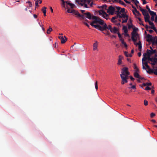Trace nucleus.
<instances>
[{"instance_id":"obj_28","label":"nucleus","mask_w":157,"mask_h":157,"mask_svg":"<svg viewBox=\"0 0 157 157\" xmlns=\"http://www.w3.org/2000/svg\"><path fill=\"white\" fill-rule=\"evenodd\" d=\"M124 54L127 57H131L132 56V54H128V52L126 51L124 52Z\"/></svg>"},{"instance_id":"obj_14","label":"nucleus","mask_w":157,"mask_h":157,"mask_svg":"<svg viewBox=\"0 0 157 157\" xmlns=\"http://www.w3.org/2000/svg\"><path fill=\"white\" fill-rule=\"evenodd\" d=\"M110 32L113 33H117L118 32V30L116 27H114L110 30Z\"/></svg>"},{"instance_id":"obj_17","label":"nucleus","mask_w":157,"mask_h":157,"mask_svg":"<svg viewBox=\"0 0 157 157\" xmlns=\"http://www.w3.org/2000/svg\"><path fill=\"white\" fill-rule=\"evenodd\" d=\"M70 1H67L65 2V3L68 5H69L71 8H73L75 6V5L72 3H70Z\"/></svg>"},{"instance_id":"obj_48","label":"nucleus","mask_w":157,"mask_h":157,"mask_svg":"<svg viewBox=\"0 0 157 157\" xmlns=\"http://www.w3.org/2000/svg\"><path fill=\"white\" fill-rule=\"evenodd\" d=\"M128 88L129 89L132 88V89H136V86L135 85H133L132 86L129 87Z\"/></svg>"},{"instance_id":"obj_24","label":"nucleus","mask_w":157,"mask_h":157,"mask_svg":"<svg viewBox=\"0 0 157 157\" xmlns=\"http://www.w3.org/2000/svg\"><path fill=\"white\" fill-rule=\"evenodd\" d=\"M134 76L136 78H141V76L138 73H137V72H134Z\"/></svg>"},{"instance_id":"obj_64","label":"nucleus","mask_w":157,"mask_h":157,"mask_svg":"<svg viewBox=\"0 0 157 157\" xmlns=\"http://www.w3.org/2000/svg\"><path fill=\"white\" fill-rule=\"evenodd\" d=\"M133 27V25H128V28L129 29H131V28H132Z\"/></svg>"},{"instance_id":"obj_52","label":"nucleus","mask_w":157,"mask_h":157,"mask_svg":"<svg viewBox=\"0 0 157 157\" xmlns=\"http://www.w3.org/2000/svg\"><path fill=\"white\" fill-rule=\"evenodd\" d=\"M144 105L146 106L148 105V101L146 100H145L144 101Z\"/></svg>"},{"instance_id":"obj_26","label":"nucleus","mask_w":157,"mask_h":157,"mask_svg":"<svg viewBox=\"0 0 157 157\" xmlns=\"http://www.w3.org/2000/svg\"><path fill=\"white\" fill-rule=\"evenodd\" d=\"M150 11L149 12V13L151 15V16H156L157 15H156V13L154 12V11Z\"/></svg>"},{"instance_id":"obj_53","label":"nucleus","mask_w":157,"mask_h":157,"mask_svg":"<svg viewBox=\"0 0 157 157\" xmlns=\"http://www.w3.org/2000/svg\"><path fill=\"white\" fill-rule=\"evenodd\" d=\"M151 88H150L148 86H147L145 88V90H151Z\"/></svg>"},{"instance_id":"obj_5","label":"nucleus","mask_w":157,"mask_h":157,"mask_svg":"<svg viewBox=\"0 0 157 157\" xmlns=\"http://www.w3.org/2000/svg\"><path fill=\"white\" fill-rule=\"evenodd\" d=\"M155 68H153V69H151L150 68L147 69L148 70L147 71V73L149 74H151L152 73H154L155 75H157V70H156V69H155Z\"/></svg>"},{"instance_id":"obj_58","label":"nucleus","mask_w":157,"mask_h":157,"mask_svg":"<svg viewBox=\"0 0 157 157\" xmlns=\"http://www.w3.org/2000/svg\"><path fill=\"white\" fill-rule=\"evenodd\" d=\"M124 2L127 3L128 4H130L131 3L130 2L128 1L127 0H124Z\"/></svg>"},{"instance_id":"obj_47","label":"nucleus","mask_w":157,"mask_h":157,"mask_svg":"<svg viewBox=\"0 0 157 157\" xmlns=\"http://www.w3.org/2000/svg\"><path fill=\"white\" fill-rule=\"evenodd\" d=\"M39 3V0L36 1L35 2V5L36 6H38V4Z\"/></svg>"},{"instance_id":"obj_16","label":"nucleus","mask_w":157,"mask_h":157,"mask_svg":"<svg viewBox=\"0 0 157 157\" xmlns=\"http://www.w3.org/2000/svg\"><path fill=\"white\" fill-rule=\"evenodd\" d=\"M147 41L149 42H151V41H152V40H153V39H154V38L152 37L151 35H150L149 34L147 35Z\"/></svg>"},{"instance_id":"obj_38","label":"nucleus","mask_w":157,"mask_h":157,"mask_svg":"<svg viewBox=\"0 0 157 157\" xmlns=\"http://www.w3.org/2000/svg\"><path fill=\"white\" fill-rule=\"evenodd\" d=\"M118 2H119V3L121 4L122 5H125L124 2L121 0H118Z\"/></svg>"},{"instance_id":"obj_55","label":"nucleus","mask_w":157,"mask_h":157,"mask_svg":"<svg viewBox=\"0 0 157 157\" xmlns=\"http://www.w3.org/2000/svg\"><path fill=\"white\" fill-rule=\"evenodd\" d=\"M155 116V114L153 113H151V117H153Z\"/></svg>"},{"instance_id":"obj_18","label":"nucleus","mask_w":157,"mask_h":157,"mask_svg":"<svg viewBox=\"0 0 157 157\" xmlns=\"http://www.w3.org/2000/svg\"><path fill=\"white\" fill-rule=\"evenodd\" d=\"M67 12L68 13H73L75 14V13L76 12V11L75 10H70L69 9L67 8Z\"/></svg>"},{"instance_id":"obj_59","label":"nucleus","mask_w":157,"mask_h":157,"mask_svg":"<svg viewBox=\"0 0 157 157\" xmlns=\"http://www.w3.org/2000/svg\"><path fill=\"white\" fill-rule=\"evenodd\" d=\"M154 17L155 16H151V20L152 21H153L154 20Z\"/></svg>"},{"instance_id":"obj_50","label":"nucleus","mask_w":157,"mask_h":157,"mask_svg":"<svg viewBox=\"0 0 157 157\" xmlns=\"http://www.w3.org/2000/svg\"><path fill=\"white\" fill-rule=\"evenodd\" d=\"M117 33L118 35V36L120 38V39H123L122 37V36H121V34L120 33L118 32Z\"/></svg>"},{"instance_id":"obj_2","label":"nucleus","mask_w":157,"mask_h":157,"mask_svg":"<svg viewBox=\"0 0 157 157\" xmlns=\"http://www.w3.org/2000/svg\"><path fill=\"white\" fill-rule=\"evenodd\" d=\"M128 68L127 67H124L121 69V74L120 75L121 76H124L125 77H128V76L129 75L130 73L128 71Z\"/></svg>"},{"instance_id":"obj_10","label":"nucleus","mask_w":157,"mask_h":157,"mask_svg":"<svg viewBox=\"0 0 157 157\" xmlns=\"http://www.w3.org/2000/svg\"><path fill=\"white\" fill-rule=\"evenodd\" d=\"M116 8L117 9V11H116V13H117L116 17L117 18L118 17L121 18V15H120L121 14L119 12V11L120 10L121 8L120 7H117Z\"/></svg>"},{"instance_id":"obj_6","label":"nucleus","mask_w":157,"mask_h":157,"mask_svg":"<svg viewBox=\"0 0 157 157\" xmlns=\"http://www.w3.org/2000/svg\"><path fill=\"white\" fill-rule=\"evenodd\" d=\"M139 7L140 11L142 12L143 14L144 17L149 15L146 10L142 8L140 6H139Z\"/></svg>"},{"instance_id":"obj_8","label":"nucleus","mask_w":157,"mask_h":157,"mask_svg":"<svg viewBox=\"0 0 157 157\" xmlns=\"http://www.w3.org/2000/svg\"><path fill=\"white\" fill-rule=\"evenodd\" d=\"M102 27L104 28V29L103 30V31L106 30V29H108L110 31V30H111L112 29V28L111 26L110 25H109L107 26V25L105 23H104V22L103 25H102Z\"/></svg>"},{"instance_id":"obj_40","label":"nucleus","mask_w":157,"mask_h":157,"mask_svg":"<svg viewBox=\"0 0 157 157\" xmlns=\"http://www.w3.org/2000/svg\"><path fill=\"white\" fill-rule=\"evenodd\" d=\"M95 88L96 90L98 89V82L96 81L95 83Z\"/></svg>"},{"instance_id":"obj_51","label":"nucleus","mask_w":157,"mask_h":157,"mask_svg":"<svg viewBox=\"0 0 157 157\" xmlns=\"http://www.w3.org/2000/svg\"><path fill=\"white\" fill-rule=\"evenodd\" d=\"M146 29L147 31H148V29L150 28V27L148 26L147 25H145L144 26Z\"/></svg>"},{"instance_id":"obj_36","label":"nucleus","mask_w":157,"mask_h":157,"mask_svg":"<svg viewBox=\"0 0 157 157\" xmlns=\"http://www.w3.org/2000/svg\"><path fill=\"white\" fill-rule=\"evenodd\" d=\"M52 31V29L50 27L47 30V33L48 34H50V32Z\"/></svg>"},{"instance_id":"obj_63","label":"nucleus","mask_w":157,"mask_h":157,"mask_svg":"<svg viewBox=\"0 0 157 157\" xmlns=\"http://www.w3.org/2000/svg\"><path fill=\"white\" fill-rule=\"evenodd\" d=\"M135 72H137V73H139V71L138 68H137V69H136Z\"/></svg>"},{"instance_id":"obj_62","label":"nucleus","mask_w":157,"mask_h":157,"mask_svg":"<svg viewBox=\"0 0 157 157\" xmlns=\"http://www.w3.org/2000/svg\"><path fill=\"white\" fill-rule=\"evenodd\" d=\"M134 69H137V68H138L137 67L136 65L135 64H134Z\"/></svg>"},{"instance_id":"obj_61","label":"nucleus","mask_w":157,"mask_h":157,"mask_svg":"<svg viewBox=\"0 0 157 157\" xmlns=\"http://www.w3.org/2000/svg\"><path fill=\"white\" fill-rule=\"evenodd\" d=\"M84 24L87 27H89V25L87 24V23L86 22H84Z\"/></svg>"},{"instance_id":"obj_39","label":"nucleus","mask_w":157,"mask_h":157,"mask_svg":"<svg viewBox=\"0 0 157 157\" xmlns=\"http://www.w3.org/2000/svg\"><path fill=\"white\" fill-rule=\"evenodd\" d=\"M46 9H47V8L45 7H43V8L42 9V12L43 13L46 12Z\"/></svg>"},{"instance_id":"obj_22","label":"nucleus","mask_w":157,"mask_h":157,"mask_svg":"<svg viewBox=\"0 0 157 157\" xmlns=\"http://www.w3.org/2000/svg\"><path fill=\"white\" fill-rule=\"evenodd\" d=\"M122 44L124 45V47L127 48V44L124 42V39H121L120 40Z\"/></svg>"},{"instance_id":"obj_4","label":"nucleus","mask_w":157,"mask_h":157,"mask_svg":"<svg viewBox=\"0 0 157 157\" xmlns=\"http://www.w3.org/2000/svg\"><path fill=\"white\" fill-rule=\"evenodd\" d=\"M136 28H134L133 31L132 33V39L134 42H135L137 40L136 38L135 39V37H136V36L138 35V34L136 32Z\"/></svg>"},{"instance_id":"obj_49","label":"nucleus","mask_w":157,"mask_h":157,"mask_svg":"<svg viewBox=\"0 0 157 157\" xmlns=\"http://www.w3.org/2000/svg\"><path fill=\"white\" fill-rule=\"evenodd\" d=\"M135 13H137V16H140L141 15V14L137 10V11H136L135 12Z\"/></svg>"},{"instance_id":"obj_60","label":"nucleus","mask_w":157,"mask_h":157,"mask_svg":"<svg viewBox=\"0 0 157 157\" xmlns=\"http://www.w3.org/2000/svg\"><path fill=\"white\" fill-rule=\"evenodd\" d=\"M130 78L132 81H134L135 80V78L131 76H130Z\"/></svg>"},{"instance_id":"obj_35","label":"nucleus","mask_w":157,"mask_h":157,"mask_svg":"<svg viewBox=\"0 0 157 157\" xmlns=\"http://www.w3.org/2000/svg\"><path fill=\"white\" fill-rule=\"evenodd\" d=\"M155 41H156V40H155V38H154L153 40H152V41H151V42H152V47L153 48H154L153 47V46H154L155 44Z\"/></svg>"},{"instance_id":"obj_15","label":"nucleus","mask_w":157,"mask_h":157,"mask_svg":"<svg viewBox=\"0 0 157 157\" xmlns=\"http://www.w3.org/2000/svg\"><path fill=\"white\" fill-rule=\"evenodd\" d=\"M98 42L97 41H96L95 43H94L93 45V50L94 51H98Z\"/></svg>"},{"instance_id":"obj_42","label":"nucleus","mask_w":157,"mask_h":157,"mask_svg":"<svg viewBox=\"0 0 157 157\" xmlns=\"http://www.w3.org/2000/svg\"><path fill=\"white\" fill-rule=\"evenodd\" d=\"M149 24L151 25V27H154L155 25L154 23L151 21H150L149 22Z\"/></svg>"},{"instance_id":"obj_44","label":"nucleus","mask_w":157,"mask_h":157,"mask_svg":"<svg viewBox=\"0 0 157 157\" xmlns=\"http://www.w3.org/2000/svg\"><path fill=\"white\" fill-rule=\"evenodd\" d=\"M128 18H125V19L124 20L123 19V21H122V23H126V22H127V20H128Z\"/></svg>"},{"instance_id":"obj_12","label":"nucleus","mask_w":157,"mask_h":157,"mask_svg":"<svg viewBox=\"0 0 157 157\" xmlns=\"http://www.w3.org/2000/svg\"><path fill=\"white\" fill-rule=\"evenodd\" d=\"M84 15H85L86 17L89 19L90 20L92 19V17L91 15L89 12H87L86 13H84Z\"/></svg>"},{"instance_id":"obj_29","label":"nucleus","mask_w":157,"mask_h":157,"mask_svg":"<svg viewBox=\"0 0 157 157\" xmlns=\"http://www.w3.org/2000/svg\"><path fill=\"white\" fill-rule=\"evenodd\" d=\"M151 56H147V59L149 61H153V60L154 59V58L153 57H151Z\"/></svg>"},{"instance_id":"obj_57","label":"nucleus","mask_w":157,"mask_h":157,"mask_svg":"<svg viewBox=\"0 0 157 157\" xmlns=\"http://www.w3.org/2000/svg\"><path fill=\"white\" fill-rule=\"evenodd\" d=\"M143 1V4L144 5L145 4L147 3V2H146V1L145 0H142Z\"/></svg>"},{"instance_id":"obj_43","label":"nucleus","mask_w":157,"mask_h":157,"mask_svg":"<svg viewBox=\"0 0 157 157\" xmlns=\"http://www.w3.org/2000/svg\"><path fill=\"white\" fill-rule=\"evenodd\" d=\"M120 11H119V12H120V13H124L125 12V9L124 8H122V9H120Z\"/></svg>"},{"instance_id":"obj_13","label":"nucleus","mask_w":157,"mask_h":157,"mask_svg":"<svg viewBox=\"0 0 157 157\" xmlns=\"http://www.w3.org/2000/svg\"><path fill=\"white\" fill-rule=\"evenodd\" d=\"M119 59L118 61L117 64L118 65H121L122 63V60L123 59V57L121 55L119 56Z\"/></svg>"},{"instance_id":"obj_45","label":"nucleus","mask_w":157,"mask_h":157,"mask_svg":"<svg viewBox=\"0 0 157 157\" xmlns=\"http://www.w3.org/2000/svg\"><path fill=\"white\" fill-rule=\"evenodd\" d=\"M107 6L106 5H104L102 6H101L100 7L102 8L106 9L107 8Z\"/></svg>"},{"instance_id":"obj_46","label":"nucleus","mask_w":157,"mask_h":157,"mask_svg":"<svg viewBox=\"0 0 157 157\" xmlns=\"http://www.w3.org/2000/svg\"><path fill=\"white\" fill-rule=\"evenodd\" d=\"M150 28L154 30L155 32H156L157 31V30L155 26L154 27H150Z\"/></svg>"},{"instance_id":"obj_32","label":"nucleus","mask_w":157,"mask_h":157,"mask_svg":"<svg viewBox=\"0 0 157 157\" xmlns=\"http://www.w3.org/2000/svg\"><path fill=\"white\" fill-rule=\"evenodd\" d=\"M132 1L134 2L137 8H138V7H139V6H140L139 5L137 4L139 3V1L137 0H135L134 1Z\"/></svg>"},{"instance_id":"obj_30","label":"nucleus","mask_w":157,"mask_h":157,"mask_svg":"<svg viewBox=\"0 0 157 157\" xmlns=\"http://www.w3.org/2000/svg\"><path fill=\"white\" fill-rule=\"evenodd\" d=\"M132 7L134 9V10H132L133 14L135 15H136V14L135 13V12L137 11V9H136V8L133 5H132Z\"/></svg>"},{"instance_id":"obj_31","label":"nucleus","mask_w":157,"mask_h":157,"mask_svg":"<svg viewBox=\"0 0 157 157\" xmlns=\"http://www.w3.org/2000/svg\"><path fill=\"white\" fill-rule=\"evenodd\" d=\"M91 0H81V1L82 2L85 3L87 2L88 4H90Z\"/></svg>"},{"instance_id":"obj_27","label":"nucleus","mask_w":157,"mask_h":157,"mask_svg":"<svg viewBox=\"0 0 157 157\" xmlns=\"http://www.w3.org/2000/svg\"><path fill=\"white\" fill-rule=\"evenodd\" d=\"M122 29L123 30L124 32V33H128V30H127V27L126 26L123 25Z\"/></svg>"},{"instance_id":"obj_11","label":"nucleus","mask_w":157,"mask_h":157,"mask_svg":"<svg viewBox=\"0 0 157 157\" xmlns=\"http://www.w3.org/2000/svg\"><path fill=\"white\" fill-rule=\"evenodd\" d=\"M142 64H143V69L144 70L146 69V68L145 67V66L147 68V69L149 68H150V67L148 65V63L147 62L145 61H142Z\"/></svg>"},{"instance_id":"obj_1","label":"nucleus","mask_w":157,"mask_h":157,"mask_svg":"<svg viewBox=\"0 0 157 157\" xmlns=\"http://www.w3.org/2000/svg\"><path fill=\"white\" fill-rule=\"evenodd\" d=\"M92 19L94 20V21L90 23V25L91 26L100 31H103L104 28L102 27V26H101L100 25H94V24H99L102 25L104 24V21L99 17L95 16H92Z\"/></svg>"},{"instance_id":"obj_19","label":"nucleus","mask_w":157,"mask_h":157,"mask_svg":"<svg viewBox=\"0 0 157 157\" xmlns=\"http://www.w3.org/2000/svg\"><path fill=\"white\" fill-rule=\"evenodd\" d=\"M135 44L136 45H138L139 46L138 49L140 51H141V49L142 48L141 43L140 41H139L138 43H135Z\"/></svg>"},{"instance_id":"obj_3","label":"nucleus","mask_w":157,"mask_h":157,"mask_svg":"<svg viewBox=\"0 0 157 157\" xmlns=\"http://www.w3.org/2000/svg\"><path fill=\"white\" fill-rule=\"evenodd\" d=\"M117 6L113 7L112 6H110L109 7V9L107 11V13H110L111 14H113L114 12H116L117 11L116 7Z\"/></svg>"},{"instance_id":"obj_33","label":"nucleus","mask_w":157,"mask_h":157,"mask_svg":"<svg viewBox=\"0 0 157 157\" xmlns=\"http://www.w3.org/2000/svg\"><path fill=\"white\" fill-rule=\"evenodd\" d=\"M121 18H128V16L124 13H122L121 14Z\"/></svg>"},{"instance_id":"obj_7","label":"nucleus","mask_w":157,"mask_h":157,"mask_svg":"<svg viewBox=\"0 0 157 157\" xmlns=\"http://www.w3.org/2000/svg\"><path fill=\"white\" fill-rule=\"evenodd\" d=\"M58 37L61 40V42L62 44L65 43L67 40V39L65 36H59Z\"/></svg>"},{"instance_id":"obj_23","label":"nucleus","mask_w":157,"mask_h":157,"mask_svg":"<svg viewBox=\"0 0 157 157\" xmlns=\"http://www.w3.org/2000/svg\"><path fill=\"white\" fill-rule=\"evenodd\" d=\"M99 14H103V15H105L106 16H107V14L106 12L103 10H102L99 11Z\"/></svg>"},{"instance_id":"obj_41","label":"nucleus","mask_w":157,"mask_h":157,"mask_svg":"<svg viewBox=\"0 0 157 157\" xmlns=\"http://www.w3.org/2000/svg\"><path fill=\"white\" fill-rule=\"evenodd\" d=\"M61 1L62 2V5L64 7V8H65V1H64V0H61Z\"/></svg>"},{"instance_id":"obj_9","label":"nucleus","mask_w":157,"mask_h":157,"mask_svg":"<svg viewBox=\"0 0 157 157\" xmlns=\"http://www.w3.org/2000/svg\"><path fill=\"white\" fill-rule=\"evenodd\" d=\"M121 77L122 79V81L121 82V84H122L123 85L125 83H127L128 82L127 79L128 78L127 77L121 76Z\"/></svg>"},{"instance_id":"obj_37","label":"nucleus","mask_w":157,"mask_h":157,"mask_svg":"<svg viewBox=\"0 0 157 157\" xmlns=\"http://www.w3.org/2000/svg\"><path fill=\"white\" fill-rule=\"evenodd\" d=\"M151 51V55L153 54H156V53L157 52V51L156 49L153 50H152Z\"/></svg>"},{"instance_id":"obj_54","label":"nucleus","mask_w":157,"mask_h":157,"mask_svg":"<svg viewBox=\"0 0 157 157\" xmlns=\"http://www.w3.org/2000/svg\"><path fill=\"white\" fill-rule=\"evenodd\" d=\"M117 18V17H116V16H115V17H112V19H111V21H113V20H114L116 19Z\"/></svg>"},{"instance_id":"obj_56","label":"nucleus","mask_w":157,"mask_h":157,"mask_svg":"<svg viewBox=\"0 0 157 157\" xmlns=\"http://www.w3.org/2000/svg\"><path fill=\"white\" fill-rule=\"evenodd\" d=\"M146 8L148 10V12H149L150 11H149L151 10L150 9V8L148 5H147L146 6Z\"/></svg>"},{"instance_id":"obj_25","label":"nucleus","mask_w":157,"mask_h":157,"mask_svg":"<svg viewBox=\"0 0 157 157\" xmlns=\"http://www.w3.org/2000/svg\"><path fill=\"white\" fill-rule=\"evenodd\" d=\"M150 17L149 15L144 17V20L146 22H148L149 23V22L151 21L149 20Z\"/></svg>"},{"instance_id":"obj_21","label":"nucleus","mask_w":157,"mask_h":157,"mask_svg":"<svg viewBox=\"0 0 157 157\" xmlns=\"http://www.w3.org/2000/svg\"><path fill=\"white\" fill-rule=\"evenodd\" d=\"M143 56L144 57L142 59V61H145L147 60V57L146 56H147V52L144 53L143 54Z\"/></svg>"},{"instance_id":"obj_34","label":"nucleus","mask_w":157,"mask_h":157,"mask_svg":"<svg viewBox=\"0 0 157 157\" xmlns=\"http://www.w3.org/2000/svg\"><path fill=\"white\" fill-rule=\"evenodd\" d=\"M146 52L147 55V56H151V51L149 49H147L146 51Z\"/></svg>"},{"instance_id":"obj_20","label":"nucleus","mask_w":157,"mask_h":157,"mask_svg":"<svg viewBox=\"0 0 157 157\" xmlns=\"http://www.w3.org/2000/svg\"><path fill=\"white\" fill-rule=\"evenodd\" d=\"M75 15H77L78 17H81L82 19H84L85 18V17L83 15H81L78 12L76 11V12L75 13Z\"/></svg>"}]
</instances>
